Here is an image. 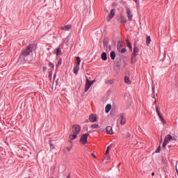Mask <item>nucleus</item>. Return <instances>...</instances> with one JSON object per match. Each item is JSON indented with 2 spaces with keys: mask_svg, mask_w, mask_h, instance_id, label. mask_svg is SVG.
Returning <instances> with one entry per match:
<instances>
[{
  "mask_svg": "<svg viewBox=\"0 0 178 178\" xmlns=\"http://www.w3.org/2000/svg\"><path fill=\"white\" fill-rule=\"evenodd\" d=\"M31 52H33V49H31L30 46H28L22 50V54L19 56V59L27 62V60H29V56H30V54H31Z\"/></svg>",
  "mask_w": 178,
  "mask_h": 178,
  "instance_id": "nucleus-1",
  "label": "nucleus"
},
{
  "mask_svg": "<svg viewBox=\"0 0 178 178\" xmlns=\"http://www.w3.org/2000/svg\"><path fill=\"white\" fill-rule=\"evenodd\" d=\"M94 83H95V81H90V79H88V77L86 76V85H85V92H87V91H88V90H90V87H91V86H92V84H94Z\"/></svg>",
  "mask_w": 178,
  "mask_h": 178,
  "instance_id": "nucleus-2",
  "label": "nucleus"
},
{
  "mask_svg": "<svg viewBox=\"0 0 178 178\" xmlns=\"http://www.w3.org/2000/svg\"><path fill=\"white\" fill-rule=\"evenodd\" d=\"M89 136H90L89 134H85L82 135V136L80 138L79 143H81V144H82L83 145H86V144H87L88 141V140Z\"/></svg>",
  "mask_w": 178,
  "mask_h": 178,
  "instance_id": "nucleus-3",
  "label": "nucleus"
},
{
  "mask_svg": "<svg viewBox=\"0 0 178 178\" xmlns=\"http://www.w3.org/2000/svg\"><path fill=\"white\" fill-rule=\"evenodd\" d=\"M172 138L173 136H172V135L170 134H168L167 136H165L163 143V148H165L168 144H169V141H170V140H172Z\"/></svg>",
  "mask_w": 178,
  "mask_h": 178,
  "instance_id": "nucleus-4",
  "label": "nucleus"
},
{
  "mask_svg": "<svg viewBox=\"0 0 178 178\" xmlns=\"http://www.w3.org/2000/svg\"><path fill=\"white\" fill-rule=\"evenodd\" d=\"M156 112L160 120H161L163 124H166V121H165L163 116H162V115H161V109L159 108V107L157 105H156Z\"/></svg>",
  "mask_w": 178,
  "mask_h": 178,
  "instance_id": "nucleus-5",
  "label": "nucleus"
},
{
  "mask_svg": "<svg viewBox=\"0 0 178 178\" xmlns=\"http://www.w3.org/2000/svg\"><path fill=\"white\" fill-rule=\"evenodd\" d=\"M76 62H77V65H74V74H77L79 73V70L80 69V63L81 62L80 57H76Z\"/></svg>",
  "mask_w": 178,
  "mask_h": 178,
  "instance_id": "nucleus-6",
  "label": "nucleus"
},
{
  "mask_svg": "<svg viewBox=\"0 0 178 178\" xmlns=\"http://www.w3.org/2000/svg\"><path fill=\"white\" fill-rule=\"evenodd\" d=\"M80 131H81V127L80 125L75 124L72 126V133L74 134H76L77 136L80 134Z\"/></svg>",
  "mask_w": 178,
  "mask_h": 178,
  "instance_id": "nucleus-7",
  "label": "nucleus"
},
{
  "mask_svg": "<svg viewBox=\"0 0 178 178\" xmlns=\"http://www.w3.org/2000/svg\"><path fill=\"white\" fill-rule=\"evenodd\" d=\"M138 47H134V53L132 54V56H131V62L132 63L136 62V58L137 56V54H138Z\"/></svg>",
  "mask_w": 178,
  "mask_h": 178,
  "instance_id": "nucleus-8",
  "label": "nucleus"
},
{
  "mask_svg": "<svg viewBox=\"0 0 178 178\" xmlns=\"http://www.w3.org/2000/svg\"><path fill=\"white\" fill-rule=\"evenodd\" d=\"M116 13V10L115 8H113L111 10L110 14L108 15V16L107 17V21L108 22H111V20H112V19H113V17H115V15Z\"/></svg>",
  "mask_w": 178,
  "mask_h": 178,
  "instance_id": "nucleus-9",
  "label": "nucleus"
},
{
  "mask_svg": "<svg viewBox=\"0 0 178 178\" xmlns=\"http://www.w3.org/2000/svg\"><path fill=\"white\" fill-rule=\"evenodd\" d=\"M126 12L127 14L128 20L131 22V20H133V14L131 13V10H130V8L126 7Z\"/></svg>",
  "mask_w": 178,
  "mask_h": 178,
  "instance_id": "nucleus-10",
  "label": "nucleus"
},
{
  "mask_svg": "<svg viewBox=\"0 0 178 178\" xmlns=\"http://www.w3.org/2000/svg\"><path fill=\"white\" fill-rule=\"evenodd\" d=\"M119 119L120 120V124H126V115L124 114H120Z\"/></svg>",
  "mask_w": 178,
  "mask_h": 178,
  "instance_id": "nucleus-11",
  "label": "nucleus"
},
{
  "mask_svg": "<svg viewBox=\"0 0 178 178\" xmlns=\"http://www.w3.org/2000/svg\"><path fill=\"white\" fill-rule=\"evenodd\" d=\"M89 120L91 123L97 122V114H90L89 116Z\"/></svg>",
  "mask_w": 178,
  "mask_h": 178,
  "instance_id": "nucleus-12",
  "label": "nucleus"
},
{
  "mask_svg": "<svg viewBox=\"0 0 178 178\" xmlns=\"http://www.w3.org/2000/svg\"><path fill=\"white\" fill-rule=\"evenodd\" d=\"M108 134H113V131L112 130V127L108 126L106 128Z\"/></svg>",
  "mask_w": 178,
  "mask_h": 178,
  "instance_id": "nucleus-13",
  "label": "nucleus"
},
{
  "mask_svg": "<svg viewBox=\"0 0 178 178\" xmlns=\"http://www.w3.org/2000/svg\"><path fill=\"white\" fill-rule=\"evenodd\" d=\"M72 29L71 25H65L64 27L61 28V30H63L64 31H69Z\"/></svg>",
  "mask_w": 178,
  "mask_h": 178,
  "instance_id": "nucleus-14",
  "label": "nucleus"
},
{
  "mask_svg": "<svg viewBox=\"0 0 178 178\" xmlns=\"http://www.w3.org/2000/svg\"><path fill=\"white\" fill-rule=\"evenodd\" d=\"M110 57L112 60H115V58H116V53L114 51H111Z\"/></svg>",
  "mask_w": 178,
  "mask_h": 178,
  "instance_id": "nucleus-15",
  "label": "nucleus"
},
{
  "mask_svg": "<svg viewBox=\"0 0 178 178\" xmlns=\"http://www.w3.org/2000/svg\"><path fill=\"white\" fill-rule=\"evenodd\" d=\"M111 109H112V105L107 104L105 108L106 113H109V112H111Z\"/></svg>",
  "mask_w": 178,
  "mask_h": 178,
  "instance_id": "nucleus-16",
  "label": "nucleus"
},
{
  "mask_svg": "<svg viewBox=\"0 0 178 178\" xmlns=\"http://www.w3.org/2000/svg\"><path fill=\"white\" fill-rule=\"evenodd\" d=\"M126 17H124V16H123V14L120 15V23H122V24H126Z\"/></svg>",
  "mask_w": 178,
  "mask_h": 178,
  "instance_id": "nucleus-17",
  "label": "nucleus"
},
{
  "mask_svg": "<svg viewBox=\"0 0 178 178\" xmlns=\"http://www.w3.org/2000/svg\"><path fill=\"white\" fill-rule=\"evenodd\" d=\"M126 42L128 48L130 49V51H133V47H131V43L130 42V40L129 39H126Z\"/></svg>",
  "mask_w": 178,
  "mask_h": 178,
  "instance_id": "nucleus-18",
  "label": "nucleus"
},
{
  "mask_svg": "<svg viewBox=\"0 0 178 178\" xmlns=\"http://www.w3.org/2000/svg\"><path fill=\"white\" fill-rule=\"evenodd\" d=\"M102 60H108V56L106 55V52H103L102 54V56H101Z\"/></svg>",
  "mask_w": 178,
  "mask_h": 178,
  "instance_id": "nucleus-19",
  "label": "nucleus"
},
{
  "mask_svg": "<svg viewBox=\"0 0 178 178\" xmlns=\"http://www.w3.org/2000/svg\"><path fill=\"white\" fill-rule=\"evenodd\" d=\"M69 138L71 140H76V138H77V134L72 133L70 135Z\"/></svg>",
  "mask_w": 178,
  "mask_h": 178,
  "instance_id": "nucleus-20",
  "label": "nucleus"
},
{
  "mask_svg": "<svg viewBox=\"0 0 178 178\" xmlns=\"http://www.w3.org/2000/svg\"><path fill=\"white\" fill-rule=\"evenodd\" d=\"M124 82L127 83V84H131V81H130V78H129V76H126L124 77Z\"/></svg>",
  "mask_w": 178,
  "mask_h": 178,
  "instance_id": "nucleus-21",
  "label": "nucleus"
},
{
  "mask_svg": "<svg viewBox=\"0 0 178 178\" xmlns=\"http://www.w3.org/2000/svg\"><path fill=\"white\" fill-rule=\"evenodd\" d=\"M60 54H62V49H60V47H58L56 49V54L57 56H59Z\"/></svg>",
  "mask_w": 178,
  "mask_h": 178,
  "instance_id": "nucleus-22",
  "label": "nucleus"
},
{
  "mask_svg": "<svg viewBox=\"0 0 178 178\" xmlns=\"http://www.w3.org/2000/svg\"><path fill=\"white\" fill-rule=\"evenodd\" d=\"M149 44H151V37L147 36L146 38V44L147 45V47H149Z\"/></svg>",
  "mask_w": 178,
  "mask_h": 178,
  "instance_id": "nucleus-23",
  "label": "nucleus"
},
{
  "mask_svg": "<svg viewBox=\"0 0 178 178\" xmlns=\"http://www.w3.org/2000/svg\"><path fill=\"white\" fill-rule=\"evenodd\" d=\"M117 49L118 52H120L121 50L123 49V47H122V44H120V43H118Z\"/></svg>",
  "mask_w": 178,
  "mask_h": 178,
  "instance_id": "nucleus-24",
  "label": "nucleus"
},
{
  "mask_svg": "<svg viewBox=\"0 0 178 178\" xmlns=\"http://www.w3.org/2000/svg\"><path fill=\"white\" fill-rule=\"evenodd\" d=\"M91 129H99V125L98 124H93L90 127Z\"/></svg>",
  "mask_w": 178,
  "mask_h": 178,
  "instance_id": "nucleus-25",
  "label": "nucleus"
},
{
  "mask_svg": "<svg viewBox=\"0 0 178 178\" xmlns=\"http://www.w3.org/2000/svg\"><path fill=\"white\" fill-rule=\"evenodd\" d=\"M70 151H72V147H65L63 149L64 152H70Z\"/></svg>",
  "mask_w": 178,
  "mask_h": 178,
  "instance_id": "nucleus-26",
  "label": "nucleus"
},
{
  "mask_svg": "<svg viewBox=\"0 0 178 178\" xmlns=\"http://www.w3.org/2000/svg\"><path fill=\"white\" fill-rule=\"evenodd\" d=\"M111 148V145H109V146L107 147V149H106V150L105 155H109V151H110Z\"/></svg>",
  "mask_w": 178,
  "mask_h": 178,
  "instance_id": "nucleus-27",
  "label": "nucleus"
},
{
  "mask_svg": "<svg viewBox=\"0 0 178 178\" xmlns=\"http://www.w3.org/2000/svg\"><path fill=\"white\" fill-rule=\"evenodd\" d=\"M126 138H131V134L130 133L127 132L125 135Z\"/></svg>",
  "mask_w": 178,
  "mask_h": 178,
  "instance_id": "nucleus-28",
  "label": "nucleus"
},
{
  "mask_svg": "<svg viewBox=\"0 0 178 178\" xmlns=\"http://www.w3.org/2000/svg\"><path fill=\"white\" fill-rule=\"evenodd\" d=\"M127 51V50L126 49V48H122V49L120 52V54H124V53H126Z\"/></svg>",
  "mask_w": 178,
  "mask_h": 178,
  "instance_id": "nucleus-29",
  "label": "nucleus"
},
{
  "mask_svg": "<svg viewBox=\"0 0 178 178\" xmlns=\"http://www.w3.org/2000/svg\"><path fill=\"white\" fill-rule=\"evenodd\" d=\"M159 152H161V146H159V147H158L157 149L156 150V154H159Z\"/></svg>",
  "mask_w": 178,
  "mask_h": 178,
  "instance_id": "nucleus-30",
  "label": "nucleus"
},
{
  "mask_svg": "<svg viewBox=\"0 0 178 178\" xmlns=\"http://www.w3.org/2000/svg\"><path fill=\"white\" fill-rule=\"evenodd\" d=\"M60 65H62V60H59L58 61V65H56V67H58V66H60Z\"/></svg>",
  "mask_w": 178,
  "mask_h": 178,
  "instance_id": "nucleus-31",
  "label": "nucleus"
},
{
  "mask_svg": "<svg viewBox=\"0 0 178 178\" xmlns=\"http://www.w3.org/2000/svg\"><path fill=\"white\" fill-rule=\"evenodd\" d=\"M152 92L154 94L155 92V86H154V85L152 86Z\"/></svg>",
  "mask_w": 178,
  "mask_h": 178,
  "instance_id": "nucleus-32",
  "label": "nucleus"
},
{
  "mask_svg": "<svg viewBox=\"0 0 178 178\" xmlns=\"http://www.w3.org/2000/svg\"><path fill=\"white\" fill-rule=\"evenodd\" d=\"M106 159H107V161H109V159H111V156H109V154H108V155H106Z\"/></svg>",
  "mask_w": 178,
  "mask_h": 178,
  "instance_id": "nucleus-33",
  "label": "nucleus"
},
{
  "mask_svg": "<svg viewBox=\"0 0 178 178\" xmlns=\"http://www.w3.org/2000/svg\"><path fill=\"white\" fill-rule=\"evenodd\" d=\"M92 156H93V158H97V157L95 156V154H92Z\"/></svg>",
  "mask_w": 178,
  "mask_h": 178,
  "instance_id": "nucleus-34",
  "label": "nucleus"
},
{
  "mask_svg": "<svg viewBox=\"0 0 178 178\" xmlns=\"http://www.w3.org/2000/svg\"><path fill=\"white\" fill-rule=\"evenodd\" d=\"M152 176H155V172L152 173Z\"/></svg>",
  "mask_w": 178,
  "mask_h": 178,
  "instance_id": "nucleus-35",
  "label": "nucleus"
},
{
  "mask_svg": "<svg viewBox=\"0 0 178 178\" xmlns=\"http://www.w3.org/2000/svg\"><path fill=\"white\" fill-rule=\"evenodd\" d=\"M43 70H47V67H44V68H43Z\"/></svg>",
  "mask_w": 178,
  "mask_h": 178,
  "instance_id": "nucleus-36",
  "label": "nucleus"
},
{
  "mask_svg": "<svg viewBox=\"0 0 178 178\" xmlns=\"http://www.w3.org/2000/svg\"><path fill=\"white\" fill-rule=\"evenodd\" d=\"M106 12L108 13L109 11L108 10L106 9Z\"/></svg>",
  "mask_w": 178,
  "mask_h": 178,
  "instance_id": "nucleus-37",
  "label": "nucleus"
},
{
  "mask_svg": "<svg viewBox=\"0 0 178 178\" xmlns=\"http://www.w3.org/2000/svg\"><path fill=\"white\" fill-rule=\"evenodd\" d=\"M176 170H177V173H178V170H177V168H176Z\"/></svg>",
  "mask_w": 178,
  "mask_h": 178,
  "instance_id": "nucleus-38",
  "label": "nucleus"
},
{
  "mask_svg": "<svg viewBox=\"0 0 178 178\" xmlns=\"http://www.w3.org/2000/svg\"><path fill=\"white\" fill-rule=\"evenodd\" d=\"M51 149H54V148H55L54 146L52 147H51Z\"/></svg>",
  "mask_w": 178,
  "mask_h": 178,
  "instance_id": "nucleus-39",
  "label": "nucleus"
},
{
  "mask_svg": "<svg viewBox=\"0 0 178 178\" xmlns=\"http://www.w3.org/2000/svg\"><path fill=\"white\" fill-rule=\"evenodd\" d=\"M134 2H136L137 3V0H134Z\"/></svg>",
  "mask_w": 178,
  "mask_h": 178,
  "instance_id": "nucleus-40",
  "label": "nucleus"
},
{
  "mask_svg": "<svg viewBox=\"0 0 178 178\" xmlns=\"http://www.w3.org/2000/svg\"><path fill=\"white\" fill-rule=\"evenodd\" d=\"M51 65H52V68H54V65L53 64H51Z\"/></svg>",
  "mask_w": 178,
  "mask_h": 178,
  "instance_id": "nucleus-41",
  "label": "nucleus"
},
{
  "mask_svg": "<svg viewBox=\"0 0 178 178\" xmlns=\"http://www.w3.org/2000/svg\"><path fill=\"white\" fill-rule=\"evenodd\" d=\"M154 104H156V101L154 102Z\"/></svg>",
  "mask_w": 178,
  "mask_h": 178,
  "instance_id": "nucleus-42",
  "label": "nucleus"
},
{
  "mask_svg": "<svg viewBox=\"0 0 178 178\" xmlns=\"http://www.w3.org/2000/svg\"><path fill=\"white\" fill-rule=\"evenodd\" d=\"M161 143H162V139H161Z\"/></svg>",
  "mask_w": 178,
  "mask_h": 178,
  "instance_id": "nucleus-43",
  "label": "nucleus"
}]
</instances>
